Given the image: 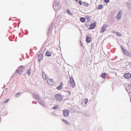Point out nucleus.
I'll return each instance as SVG.
<instances>
[{"mask_svg": "<svg viewBox=\"0 0 131 131\" xmlns=\"http://www.w3.org/2000/svg\"><path fill=\"white\" fill-rule=\"evenodd\" d=\"M56 99L58 102H60L63 100L62 96L60 94L57 93L55 95Z\"/></svg>", "mask_w": 131, "mask_h": 131, "instance_id": "obj_1", "label": "nucleus"}, {"mask_svg": "<svg viewBox=\"0 0 131 131\" xmlns=\"http://www.w3.org/2000/svg\"><path fill=\"white\" fill-rule=\"evenodd\" d=\"M70 79L69 83L70 84L72 88L74 87L75 86V82L73 78L71 76L69 77Z\"/></svg>", "mask_w": 131, "mask_h": 131, "instance_id": "obj_2", "label": "nucleus"}, {"mask_svg": "<svg viewBox=\"0 0 131 131\" xmlns=\"http://www.w3.org/2000/svg\"><path fill=\"white\" fill-rule=\"evenodd\" d=\"M63 115L65 117H68L69 116V111L67 109H65L63 110Z\"/></svg>", "mask_w": 131, "mask_h": 131, "instance_id": "obj_3", "label": "nucleus"}, {"mask_svg": "<svg viewBox=\"0 0 131 131\" xmlns=\"http://www.w3.org/2000/svg\"><path fill=\"white\" fill-rule=\"evenodd\" d=\"M108 25L106 24H104L102 27L100 32L101 33H103L106 30V28L108 27Z\"/></svg>", "mask_w": 131, "mask_h": 131, "instance_id": "obj_4", "label": "nucleus"}, {"mask_svg": "<svg viewBox=\"0 0 131 131\" xmlns=\"http://www.w3.org/2000/svg\"><path fill=\"white\" fill-rule=\"evenodd\" d=\"M124 77L126 79H129L131 78V74L129 72H127L124 74Z\"/></svg>", "mask_w": 131, "mask_h": 131, "instance_id": "obj_5", "label": "nucleus"}, {"mask_svg": "<svg viewBox=\"0 0 131 131\" xmlns=\"http://www.w3.org/2000/svg\"><path fill=\"white\" fill-rule=\"evenodd\" d=\"M123 53H124L126 56L130 57L131 56V52H128L126 50L124 49L123 50Z\"/></svg>", "mask_w": 131, "mask_h": 131, "instance_id": "obj_6", "label": "nucleus"}, {"mask_svg": "<svg viewBox=\"0 0 131 131\" xmlns=\"http://www.w3.org/2000/svg\"><path fill=\"white\" fill-rule=\"evenodd\" d=\"M47 82V83L50 85H52L53 84V80L51 79H48Z\"/></svg>", "mask_w": 131, "mask_h": 131, "instance_id": "obj_7", "label": "nucleus"}, {"mask_svg": "<svg viewBox=\"0 0 131 131\" xmlns=\"http://www.w3.org/2000/svg\"><path fill=\"white\" fill-rule=\"evenodd\" d=\"M42 76L43 78L45 79H47L48 78V77L47 76L46 74L44 72H42Z\"/></svg>", "mask_w": 131, "mask_h": 131, "instance_id": "obj_8", "label": "nucleus"}, {"mask_svg": "<svg viewBox=\"0 0 131 131\" xmlns=\"http://www.w3.org/2000/svg\"><path fill=\"white\" fill-rule=\"evenodd\" d=\"M63 83H61L59 86H58L56 88V89L58 90H61L62 88Z\"/></svg>", "mask_w": 131, "mask_h": 131, "instance_id": "obj_9", "label": "nucleus"}, {"mask_svg": "<svg viewBox=\"0 0 131 131\" xmlns=\"http://www.w3.org/2000/svg\"><path fill=\"white\" fill-rule=\"evenodd\" d=\"M22 93L21 92H18L15 95V97L16 98L20 97L22 94Z\"/></svg>", "mask_w": 131, "mask_h": 131, "instance_id": "obj_10", "label": "nucleus"}, {"mask_svg": "<svg viewBox=\"0 0 131 131\" xmlns=\"http://www.w3.org/2000/svg\"><path fill=\"white\" fill-rule=\"evenodd\" d=\"M106 75V73H103L101 74V76L102 78L103 79H105Z\"/></svg>", "mask_w": 131, "mask_h": 131, "instance_id": "obj_11", "label": "nucleus"}, {"mask_svg": "<svg viewBox=\"0 0 131 131\" xmlns=\"http://www.w3.org/2000/svg\"><path fill=\"white\" fill-rule=\"evenodd\" d=\"M122 13V12H119L117 14V18L118 19H119L121 18V14Z\"/></svg>", "mask_w": 131, "mask_h": 131, "instance_id": "obj_12", "label": "nucleus"}, {"mask_svg": "<svg viewBox=\"0 0 131 131\" xmlns=\"http://www.w3.org/2000/svg\"><path fill=\"white\" fill-rule=\"evenodd\" d=\"M86 42L88 43L90 42L91 41V38L89 37H87L86 38Z\"/></svg>", "mask_w": 131, "mask_h": 131, "instance_id": "obj_13", "label": "nucleus"}, {"mask_svg": "<svg viewBox=\"0 0 131 131\" xmlns=\"http://www.w3.org/2000/svg\"><path fill=\"white\" fill-rule=\"evenodd\" d=\"M19 69L18 70V69L16 70L15 71V73L16 72L19 74H20L22 71L20 69Z\"/></svg>", "mask_w": 131, "mask_h": 131, "instance_id": "obj_14", "label": "nucleus"}, {"mask_svg": "<svg viewBox=\"0 0 131 131\" xmlns=\"http://www.w3.org/2000/svg\"><path fill=\"white\" fill-rule=\"evenodd\" d=\"M34 96L36 100H39L40 99V98L39 96L35 94Z\"/></svg>", "mask_w": 131, "mask_h": 131, "instance_id": "obj_15", "label": "nucleus"}, {"mask_svg": "<svg viewBox=\"0 0 131 131\" xmlns=\"http://www.w3.org/2000/svg\"><path fill=\"white\" fill-rule=\"evenodd\" d=\"M96 24L95 23H93L91 25V27L92 29H94L96 26Z\"/></svg>", "mask_w": 131, "mask_h": 131, "instance_id": "obj_16", "label": "nucleus"}, {"mask_svg": "<svg viewBox=\"0 0 131 131\" xmlns=\"http://www.w3.org/2000/svg\"><path fill=\"white\" fill-rule=\"evenodd\" d=\"M62 121L67 125H70V123L68 122L67 120L64 119H62Z\"/></svg>", "mask_w": 131, "mask_h": 131, "instance_id": "obj_17", "label": "nucleus"}, {"mask_svg": "<svg viewBox=\"0 0 131 131\" xmlns=\"http://www.w3.org/2000/svg\"><path fill=\"white\" fill-rule=\"evenodd\" d=\"M45 54L46 56H47L48 57H50L51 56V54L50 52L47 51L46 52Z\"/></svg>", "mask_w": 131, "mask_h": 131, "instance_id": "obj_18", "label": "nucleus"}, {"mask_svg": "<svg viewBox=\"0 0 131 131\" xmlns=\"http://www.w3.org/2000/svg\"><path fill=\"white\" fill-rule=\"evenodd\" d=\"M31 69H29L27 71V73L28 74L29 76L31 74Z\"/></svg>", "mask_w": 131, "mask_h": 131, "instance_id": "obj_19", "label": "nucleus"}, {"mask_svg": "<svg viewBox=\"0 0 131 131\" xmlns=\"http://www.w3.org/2000/svg\"><path fill=\"white\" fill-rule=\"evenodd\" d=\"M80 21L82 22H84L85 21V19L84 17H81L80 19Z\"/></svg>", "mask_w": 131, "mask_h": 131, "instance_id": "obj_20", "label": "nucleus"}, {"mask_svg": "<svg viewBox=\"0 0 131 131\" xmlns=\"http://www.w3.org/2000/svg\"><path fill=\"white\" fill-rule=\"evenodd\" d=\"M25 68V67L24 66H21L19 67V68H18V69H20L21 70H21H23Z\"/></svg>", "mask_w": 131, "mask_h": 131, "instance_id": "obj_21", "label": "nucleus"}, {"mask_svg": "<svg viewBox=\"0 0 131 131\" xmlns=\"http://www.w3.org/2000/svg\"><path fill=\"white\" fill-rule=\"evenodd\" d=\"M103 7V5H99L97 9H102Z\"/></svg>", "mask_w": 131, "mask_h": 131, "instance_id": "obj_22", "label": "nucleus"}, {"mask_svg": "<svg viewBox=\"0 0 131 131\" xmlns=\"http://www.w3.org/2000/svg\"><path fill=\"white\" fill-rule=\"evenodd\" d=\"M58 106H59V105H56L52 108V109H55L56 108H58Z\"/></svg>", "mask_w": 131, "mask_h": 131, "instance_id": "obj_23", "label": "nucleus"}, {"mask_svg": "<svg viewBox=\"0 0 131 131\" xmlns=\"http://www.w3.org/2000/svg\"><path fill=\"white\" fill-rule=\"evenodd\" d=\"M83 4L86 6H89L88 3L86 2H83Z\"/></svg>", "mask_w": 131, "mask_h": 131, "instance_id": "obj_24", "label": "nucleus"}, {"mask_svg": "<svg viewBox=\"0 0 131 131\" xmlns=\"http://www.w3.org/2000/svg\"><path fill=\"white\" fill-rule=\"evenodd\" d=\"M127 87V88L128 89H129V90L131 88V84H128Z\"/></svg>", "mask_w": 131, "mask_h": 131, "instance_id": "obj_25", "label": "nucleus"}, {"mask_svg": "<svg viewBox=\"0 0 131 131\" xmlns=\"http://www.w3.org/2000/svg\"><path fill=\"white\" fill-rule=\"evenodd\" d=\"M9 99H7L6 100H5L3 102V103H7L8 102V100H9Z\"/></svg>", "mask_w": 131, "mask_h": 131, "instance_id": "obj_26", "label": "nucleus"}, {"mask_svg": "<svg viewBox=\"0 0 131 131\" xmlns=\"http://www.w3.org/2000/svg\"><path fill=\"white\" fill-rule=\"evenodd\" d=\"M66 11L67 13L69 15L71 14V13H70V11L69 10L67 9Z\"/></svg>", "mask_w": 131, "mask_h": 131, "instance_id": "obj_27", "label": "nucleus"}, {"mask_svg": "<svg viewBox=\"0 0 131 131\" xmlns=\"http://www.w3.org/2000/svg\"><path fill=\"white\" fill-rule=\"evenodd\" d=\"M38 102L39 103V104H40L42 106H44L45 104L44 103H43L42 102Z\"/></svg>", "mask_w": 131, "mask_h": 131, "instance_id": "obj_28", "label": "nucleus"}, {"mask_svg": "<svg viewBox=\"0 0 131 131\" xmlns=\"http://www.w3.org/2000/svg\"><path fill=\"white\" fill-rule=\"evenodd\" d=\"M88 100L87 99H86L85 100L84 103H85L86 104L88 102Z\"/></svg>", "mask_w": 131, "mask_h": 131, "instance_id": "obj_29", "label": "nucleus"}, {"mask_svg": "<svg viewBox=\"0 0 131 131\" xmlns=\"http://www.w3.org/2000/svg\"><path fill=\"white\" fill-rule=\"evenodd\" d=\"M43 58H38V61L39 62H40V61L42 60Z\"/></svg>", "mask_w": 131, "mask_h": 131, "instance_id": "obj_30", "label": "nucleus"}, {"mask_svg": "<svg viewBox=\"0 0 131 131\" xmlns=\"http://www.w3.org/2000/svg\"><path fill=\"white\" fill-rule=\"evenodd\" d=\"M116 34L117 35H118V36H120L121 35V33L119 32H117L116 33Z\"/></svg>", "mask_w": 131, "mask_h": 131, "instance_id": "obj_31", "label": "nucleus"}, {"mask_svg": "<svg viewBox=\"0 0 131 131\" xmlns=\"http://www.w3.org/2000/svg\"><path fill=\"white\" fill-rule=\"evenodd\" d=\"M7 114V111H5V114H4V115H6Z\"/></svg>", "mask_w": 131, "mask_h": 131, "instance_id": "obj_32", "label": "nucleus"}, {"mask_svg": "<svg viewBox=\"0 0 131 131\" xmlns=\"http://www.w3.org/2000/svg\"><path fill=\"white\" fill-rule=\"evenodd\" d=\"M104 1L105 3H107L109 2V0H104Z\"/></svg>", "mask_w": 131, "mask_h": 131, "instance_id": "obj_33", "label": "nucleus"}, {"mask_svg": "<svg viewBox=\"0 0 131 131\" xmlns=\"http://www.w3.org/2000/svg\"><path fill=\"white\" fill-rule=\"evenodd\" d=\"M79 3L80 5H82V2L81 1H79Z\"/></svg>", "mask_w": 131, "mask_h": 131, "instance_id": "obj_34", "label": "nucleus"}, {"mask_svg": "<svg viewBox=\"0 0 131 131\" xmlns=\"http://www.w3.org/2000/svg\"><path fill=\"white\" fill-rule=\"evenodd\" d=\"M70 111H71V112H74L72 108H70L69 109Z\"/></svg>", "mask_w": 131, "mask_h": 131, "instance_id": "obj_35", "label": "nucleus"}, {"mask_svg": "<svg viewBox=\"0 0 131 131\" xmlns=\"http://www.w3.org/2000/svg\"><path fill=\"white\" fill-rule=\"evenodd\" d=\"M32 103L33 104H36L37 103V102L36 101H33Z\"/></svg>", "mask_w": 131, "mask_h": 131, "instance_id": "obj_36", "label": "nucleus"}, {"mask_svg": "<svg viewBox=\"0 0 131 131\" xmlns=\"http://www.w3.org/2000/svg\"><path fill=\"white\" fill-rule=\"evenodd\" d=\"M125 89L126 90V91L128 93L129 92L128 91V90L129 89H128L126 87V88H125Z\"/></svg>", "mask_w": 131, "mask_h": 131, "instance_id": "obj_37", "label": "nucleus"}, {"mask_svg": "<svg viewBox=\"0 0 131 131\" xmlns=\"http://www.w3.org/2000/svg\"><path fill=\"white\" fill-rule=\"evenodd\" d=\"M67 92L68 93H69V95H70L71 92H70V91H67Z\"/></svg>", "mask_w": 131, "mask_h": 131, "instance_id": "obj_38", "label": "nucleus"}, {"mask_svg": "<svg viewBox=\"0 0 131 131\" xmlns=\"http://www.w3.org/2000/svg\"><path fill=\"white\" fill-rule=\"evenodd\" d=\"M78 0H75V1L76 2H78Z\"/></svg>", "mask_w": 131, "mask_h": 131, "instance_id": "obj_39", "label": "nucleus"}, {"mask_svg": "<svg viewBox=\"0 0 131 131\" xmlns=\"http://www.w3.org/2000/svg\"><path fill=\"white\" fill-rule=\"evenodd\" d=\"M7 88H6V89H5V90H7Z\"/></svg>", "mask_w": 131, "mask_h": 131, "instance_id": "obj_40", "label": "nucleus"}, {"mask_svg": "<svg viewBox=\"0 0 131 131\" xmlns=\"http://www.w3.org/2000/svg\"><path fill=\"white\" fill-rule=\"evenodd\" d=\"M42 56H43V55H42V54H41V57H42Z\"/></svg>", "mask_w": 131, "mask_h": 131, "instance_id": "obj_41", "label": "nucleus"}, {"mask_svg": "<svg viewBox=\"0 0 131 131\" xmlns=\"http://www.w3.org/2000/svg\"><path fill=\"white\" fill-rule=\"evenodd\" d=\"M121 48L122 50H123V48H122V47H121Z\"/></svg>", "mask_w": 131, "mask_h": 131, "instance_id": "obj_42", "label": "nucleus"}, {"mask_svg": "<svg viewBox=\"0 0 131 131\" xmlns=\"http://www.w3.org/2000/svg\"><path fill=\"white\" fill-rule=\"evenodd\" d=\"M129 64H131V63L130 62H129Z\"/></svg>", "mask_w": 131, "mask_h": 131, "instance_id": "obj_43", "label": "nucleus"}, {"mask_svg": "<svg viewBox=\"0 0 131 131\" xmlns=\"http://www.w3.org/2000/svg\"><path fill=\"white\" fill-rule=\"evenodd\" d=\"M130 101L131 102V99H130Z\"/></svg>", "mask_w": 131, "mask_h": 131, "instance_id": "obj_44", "label": "nucleus"}, {"mask_svg": "<svg viewBox=\"0 0 131 131\" xmlns=\"http://www.w3.org/2000/svg\"><path fill=\"white\" fill-rule=\"evenodd\" d=\"M115 74L116 75V73H115Z\"/></svg>", "mask_w": 131, "mask_h": 131, "instance_id": "obj_45", "label": "nucleus"}, {"mask_svg": "<svg viewBox=\"0 0 131 131\" xmlns=\"http://www.w3.org/2000/svg\"><path fill=\"white\" fill-rule=\"evenodd\" d=\"M91 60H90V62H91Z\"/></svg>", "mask_w": 131, "mask_h": 131, "instance_id": "obj_46", "label": "nucleus"}]
</instances>
